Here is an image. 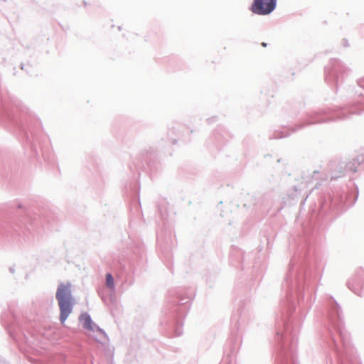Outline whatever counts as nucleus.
Here are the masks:
<instances>
[{"label": "nucleus", "instance_id": "obj_1", "mask_svg": "<svg viewBox=\"0 0 364 364\" xmlns=\"http://www.w3.org/2000/svg\"><path fill=\"white\" fill-rule=\"evenodd\" d=\"M55 297L60 309V321L64 323L72 312L74 304L70 283H61L57 289Z\"/></svg>", "mask_w": 364, "mask_h": 364}, {"label": "nucleus", "instance_id": "obj_2", "mask_svg": "<svg viewBox=\"0 0 364 364\" xmlns=\"http://www.w3.org/2000/svg\"><path fill=\"white\" fill-rule=\"evenodd\" d=\"M276 6V0H254L251 6V11L258 15H267Z\"/></svg>", "mask_w": 364, "mask_h": 364}, {"label": "nucleus", "instance_id": "obj_3", "mask_svg": "<svg viewBox=\"0 0 364 364\" xmlns=\"http://www.w3.org/2000/svg\"><path fill=\"white\" fill-rule=\"evenodd\" d=\"M87 336L92 340L101 343L105 342L107 338L105 332L97 326L94 328V330L87 332Z\"/></svg>", "mask_w": 364, "mask_h": 364}, {"label": "nucleus", "instance_id": "obj_4", "mask_svg": "<svg viewBox=\"0 0 364 364\" xmlns=\"http://www.w3.org/2000/svg\"><path fill=\"white\" fill-rule=\"evenodd\" d=\"M79 320L83 328L87 330V332L94 330V328L97 326V325L92 322L90 316L87 314L85 313L81 314L79 317Z\"/></svg>", "mask_w": 364, "mask_h": 364}, {"label": "nucleus", "instance_id": "obj_5", "mask_svg": "<svg viewBox=\"0 0 364 364\" xmlns=\"http://www.w3.org/2000/svg\"><path fill=\"white\" fill-rule=\"evenodd\" d=\"M106 285L110 289H113L114 286L113 277L109 273L106 274Z\"/></svg>", "mask_w": 364, "mask_h": 364}, {"label": "nucleus", "instance_id": "obj_6", "mask_svg": "<svg viewBox=\"0 0 364 364\" xmlns=\"http://www.w3.org/2000/svg\"><path fill=\"white\" fill-rule=\"evenodd\" d=\"M262 46H264V47H265L267 45H266V43H262Z\"/></svg>", "mask_w": 364, "mask_h": 364}]
</instances>
